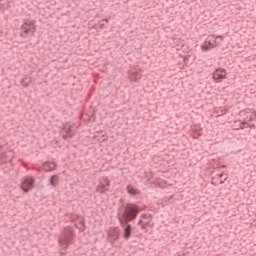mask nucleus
<instances>
[{"instance_id": "obj_17", "label": "nucleus", "mask_w": 256, "mask_h": 256, "mask_svg": "<svg viewBox=\"0 0 256 256\" xmlns=\"http://www.w3.org/2000/svg\"><path fill=\"white\" fill-rule=\"evenodd\" d=\"M102 183L105 185L106 188L111 186V182L107 178H104Z\"/></svg>"}, {"instance_id": "obj_18", "label": "nucleus", "mask_w": 256, "mask_h": 256, "mask_svg": "<svg viewBox=\"0 0 256 256\" xmlns=\"http://www.w3.org/2000/svg\"><path fill=\"white\" fill-rule=\"evenodd\" d=\"M252 114H253V115H251V116L249 117L248 121H255V119H256V111H253Z\"/></svg>"}, {"instance_id": "obj_34", "label": "nucleus", "mask_w": 256, "mask_h": 256, "mask_svg": "<svg viewBox=\"0 0 256 256\" xmlns=\"http://www.w3.org/2000/svg\"><path fill=\"white\" fill-rule=\"evenodd\" d=\"M0 147H3V145H0Z\"/></svg>"}, {"instance_id": "obj_33", "label": "nucleus", "mask_w": 256, "mask_h": 256, "mask_svg": "<svg viewBox=\"0 0 256 256\" xmlns=\"http://www.w3.org/2000/svg\"><path fill=\"white\" fill-rule=\"evenodd\" d=\"M6 4L9 5V1H7Z\"/></svg>"}, {"instance_id": "obj_6", "label": "nucleus", "mask_w": 256, "mask_h": 256, "mask_svg": "<svg viewBox=\"0 0 256 256\" xmlns=\"http://www.w3.org/2000/svg\"><path fill=\"white\" fill-rule=\"evenodd\" d=\"M227 71L225 68H217L213 73V79L216 83H221L223 79H226Z\"/></svg>"}, {"instance_id": "obj_1", "label": "nucleus", "mask_w": 256, "mask_h": 256, "mask_svg": "<svg viewBox=\"0 0 256 256\" xmlns=\"http://www.w3.org/2000/svg\"><path fill=\"white\" fill-rule=\"evenodd\" d=\"M140 211L141 207H139L137 204L128 203L124 207L122 215L118 217V221L123 228V239H125V241L131 239V235H133V226L129 223L137 219Z\"/></svg>"}, {"instance_id": "obj_4", "label": "nucleus", "mask_w": 256, "mask_h": 256, "mask_svg": "<svg viewBox=\"0 0 256 256\" xmlns=\"http://www.w3.org/2000/svg\"><path fill=\"white\" fill-rule=\"evenodd\" d=\"M20 188L22 189L23 193H29V191H33V189H35V178H23L20 184Z\"/></svg>"}, {"instance_id": "obj_3", "label": "nucleus", "mask_w": 256, "mask_h": 256, "mask_svg": "<svg viewBox=\"0 0 256 256\" xmlns=\"http://www.w3.org/2000/svg\"><path fill=\"white\" fill-rule=\"evenodd\" d=\"M74 237L75 234H73V229H71V227H65L59 238V243H65L66 245H69V243L73 241Z\"/></svg>"}, {"instance_id": "obj_31", "label": "nucleus", "mask_w": 256, "mask_h": 256, "mask_svg": "<svg viewBox=\"0 0 256 256\" xmlns=\"http://www.w3.org/2000/svg\"><path fill=\"white\" fill-rule=\"evenodd\" d=\"M75 227H76V229H79V226H77V224H75Z\"/></svg>"}, {"instance_id": "obj_7", "label": "nucleus", "mask_w": 256, "mask_h": 256, "mask_svg": "<svg viewBox=\"0 0 256 256\" xmlns=\"http://www.w3.org/2000/svg\"><path fill=\"white\" fill-rule=\"evenodd\" d=\"M108 239L110 243H115V241L119 239V228H110V230L108 231Z\"/></svg>"}, {"instance_id": "obj_30", "label": "nucleus", "mask_w": 256, "mask_h": 256, "mask_svg": "<svg viewBox=\"0 0 256 256\" xmlns=\"http://www.w3.org/2000/svg\"><path fill=\"white\" fill-rule=\"evenodd\" d=\"M103 27H105V24L100 25V29H103Z\"/></svg>"}, {"instance_id": "obj_11", "label": "nucleus", "mask_w": 256, "mask_h": 256, "mask_svg": "<svg viewBox=\"0 0 256 256\" xmlns=\"http://www.w3.org/2000/svg\"><path fill=\"white\" fill-rule=\"evenodd\" d=\"M173 199V195L170 196H164L161 200L158 201V205H162V207H165Z\"/></svg>"}, {"instance_id": "obj_2", "label": "nucleus", "mask_w": 256, "mask_h": 256, "mask_svg": "<svg viewBox=\"0 0 256 256\" xmlns=\"http://www.w3.org/2000/svg\"><path fill=\"white\" fill-rule=\"evenodd\" d=\"M37 27L35 21L25 20L20 28V37H27V35H35Z\"/></svg>"}, {"instance_id": "obj_23", "label": "nucleus", "mask_w": 256, "mask_h": 256, "mask_svg": "<svg viewBox=\"0 0 256 256\" xmlns=\"http://www.w3.org/2000/svg\"><path fill=\"white\" fill-rule=\"evenodd\" d=\"M216 39H220V41H223L225 39V37L222 35H218V36H216Z\"/></svg>"}, {"instance_id": "obj_28", "label": "nucleus", "mask_w": 256, "mask_h": 256, "mask_svg": "<svg viewBox=\"0 0 256 256\" xmlns=\"http://www.w3.org/2000/svg\"><path fill=\"white\" fill-rule=\"evenodd\" d=\"M3 161H4L5 163H9V161H11V159H7V160L3 159Z\"/></svg>"}, {"instance_id": "obj_10", "label": "nucleus", "mask_w": 256, "mask_h": 256, "mask_svg": "<svg viewBox=\"0 0 256 256\" xmlns=\"http://www.w3.org/2000/svg\"><path fill=\"white\" fill-rule=\"evenodd\" d=\"M49 185H51V187H57V185H59V176L58 175L51 176L49 179Z\"/></svg>"}, {"instance_id": "obj_19", "label": "nucleus", "mask_w": 256, "mask_h": 256, "mask_svg": "<svg viewBox=\"0 0 256 256\" xmlns=\"http://www.w3.org/2000/svg\"><path fill=\"white\" fill-rule=\"evenodd\" d=\"M80 224L82 225V228H79L80 229V231H85V220H81L80 221Z\"/></svg>"}, {"instance_id": "obj_22", "label": "nucleus", "mask_w": 256, "mask_h": 256, "mask_svg": "<svg viewBox=\"0 0 256 256\" xmlns=\"http://www.w3.org/2000/svg\"><path fill=\"white\" fill-rule=\"evenodd\" d=\"M206 43H207L208 47H210V49H213V47H215V46L213 45V43H211V41H208V42H206Z\"/></svg>"}, {"instance_id": "obj_27", "label": "nucleus", "mask_w": 256, "mask_h": 256, "mask_svg": "<svg viewBox=\"0 0 256 256\" xmlns=\"http://www.w3.org/2000/svg\"><path fill=\"white\" fill-rule=\"evenodd\" d=\"M102 21H104V23H109V19L105 18Z\"/></svg>"}, {"instance_id": "obj_5", "label": "nucleus", "mask_w": 256, "mask_h": 256, "mask_svg": "<svg viewBox=\"0 0 256 256\" xmlns=\"http://www.w3.org/2000/svg\"><path fill=\"white\" fill-rule=\"evenodd\" d=\"M152 219L153 216L151 214H142L138 220L137 225L141 227L142 231L147 232V227H153V225H151Z\"/></svg>"}, {"instance_id": "obj_29", "label": "nucleus", "mask_w": 256, "mask_h": 256, "mask_svg": "<svg viewBox=\"0 0 256 256\" xmlns=\"http://www.w3.org/2000/svg\"><path fill=\"white\" fill-rule=\"evenodd\" d=\"M246 113H250L251 112V110H249V109H245L244 110Z\"/></svg>"}, {"instance_id": "obj_14", "label": "nucleus", "mask_w": 256, "mask_h": 256, "mask_svg": "<svg viewBox=\"0 0 256 256\" xmlns=\"http://www.w3.org/2000/svg\"><path fill=\"white\" fill-rule=\"evenodd\" d=\"M64 131L65 133H67L70 137H73V135H75V132L73 131V128L71 126L67 127L65 126L64 127Z\"/></svg>"}, {"instance_id": "obj_25", "label": "nucleus", "mask_w": 256, "mask_h": 256, "mask_svg": "<svg viewBox=\"0 0 256 256\" xmlns=\"http://www.w3.org/2000/svg\"><path fill=\"white\" fill-rule=\"evenodd\" d=\"M227 113V109H222L221 110V115H225Z\"/></svg>"}, {"instance_id": "obj_16", "label": "nucleus", "mask_w": 256, "mask_h": 256, "mask_svg": "<svg viewBox=\"0 0 256 256\" xmlns=\"http://www.w3.org/2000/svg\"><path fill=\"white\" fill-rule=\"evenodd\" d=\"M201 49H202V51H209V49H211V47H209L207 42H205V44L201 45Z\"/></svg>"}, {"instance_id": "obj_9", "label": "nucleus", "mask_w": 256, "mask_h": 256, "mask_svg": "<svg viewBox=\"0 0 256 256\" xmlns=\"http://www.w3.org/2000/svg\"><path fill=\"white\" fill-rule=\"evenodd\" d=\"M126 191L129 195H132L133 197H135L136 195H139L141 193V191L137 188H135L133 185L129 184L126 187Z\"/></svg>"}, {"instance_id": "obj_13", "label": "nucleus", "mask_w": 256, "mask_h": 256, "mask_svg": "<svg viewBox=\"0 0 256 256\" xmlns=\"http://www.w3.org/2000/svg\"><path fill=\"white\" fill-rule=\"evenodd\" d=\"M106 191H109V188H106L105 184L103 182H100L99 185L96 187V192L105 193Z\"/></svg>"}, {"instance_id": "obj_24", "label": "nucleus", "mask_w": 256, "mask_h": 256, "mask_svg": "<svg viewBox=\"0 0 256 256\" xmlns=\"http://www.w3.org/2000/svg\"><path fill=\"white\" fill-rule=\"evenodd\" d=\"M69 137H71V136L69 134H67V133L62 135L63 139H69Z\"/></svg>"}, {"instance_id": "obj_20", "label": "nucleus", "mask_w": 256, "mask_h": 256, "mask_svg": "<svg viewBox=\"0 0 256 256\" xmlns=\"http://www.w3.org/2000/svg\"><path fill=\"white\" fill-rule=\"evenodd\" d=\"M247 127H250L251 129H255V124L246 122Z\"/></svg>"}, {"instance_id": "obj_12", "label": "nucleus", "mask_w": 256, "mask_h": 256, "mask_svg": "<svg viewBox=\"0 0 256 256\" xmlns=\"http://www.w3.org/2000/svg\"><path fill=\"white\" fill-rule=\"evenodd\" d=\"M130 81H139L141 79V73L134 71L129 74Z\"/></svg>"}, {"instance_id": "obj_15", "label": "nucleus", "mask_w": 256, "mask_h": 256, "mask_svg": "<svg viewBox=\"0 0 256 256\" xmlns=\"http://www.w3.org/2000/svg\"><path fill=\"white\" fill-rule=\"evenodd\" d=\"M29 83H31V78H25L21 80V85L24 87H29Z\"/></svg>"}, {"instance_id": "obj_8", "label": "nucleus", "mask_w": 256, "mask_h": 256, "mask_svg": "<svg viewBox=\"0 0 256 256\" xmlns=\"http://www.w3.org/2000/svg\"><path fill=\"white\" fill-rule=\"evenodd\" d=\"M42 168L46 173H49V171H55V169H57V164H55V162L48 161L42 165Z\"/></svg>"}, {"instance_id": "obj_26", "label": "nucleus", "mask_w": 256, "mask_h": 256, "mask_svg": "<svg viewBox=\"0 0 256 256\" xmlns=\"http://www.w3.org/2000/svg\"><path fill=\"white\" fill-rule=\"evenodd\" d=\"M1 1H3V0H0V3H1ZM3 7H5V4H1L0 11H2Z\"/></svg>"}, {"instance_id": "obj_32", "label": "nucleus", "mask_w": 256, "mask_h": 256, "mask_svg": "<svg viewBox=\"0 0 256 256\" xmlns=\"http://www.w3.org/2000/svg\"><path fill=\"white\" fill-rule=\"evenodd\" d=\"M120 202L123 203V199H120Z\"/></svg>"}, {"instance_id": "obj_21", "label": "nucleus", "mask_w": 256, "mask_h": 256, "mask_svg": "<svg viewBox=\"0 0 256 256\" xmlns=\"http://www.w3.org/2000/svg\"><path fill=\"white\" fill-rule=\"evenodd\" d=\"M245 125H247V121L241 122L240 129H245Z\"/></svg>"}]
</instances>
